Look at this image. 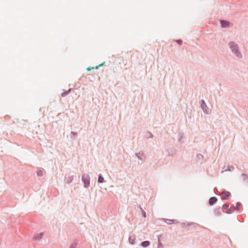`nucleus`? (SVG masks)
Here are the masks:
<instances>
[{"label":"nucleus","instance_id":"1","mask_svg":"<svg viewBox=\"0 0 248 248\" xmlns=\"http://www.w3.org/2000/svg\"><path fill=\"white\" fill-rule=\"evenodd\" d=\"M228 46L232 52L238 58H242V54L239 49L238 46L234 41L229 42Z\"/></svg>","mask_w":248,"mask_h":248},{"label":"nucleus","instance_id":"2","mask_svg":"<svg viewBox=\"0 0 248 248\" xmlns=\"http://www.w3.org/2000/svg\"><path fill=\"white\" fill-rule=\"evenodd\" d=\"M215 190H217V188L215 187L214 188V191H215ZM217 195H222L221 197V199L222 200H229V198L231 196V193L229 192V191H226V190H223L219 194H217L216 193H215Z\"/></svg>","mask_w":248,"mask_h":248},{"label":"nucleus","instance_id":"3","mask_svg":"<svg viewBox=\"0 0 248 248\" xmlns=\"http://www.w3.org/2000/svg\"><path fill=\"white\" fill-rule=\"evenodd\" d=\"M82 181L84 183V187L88 188L90 186V177L88 175L83 174L82 176Z\"/></svg>","mask_w":248,"mask_h":248},{"label":"nucleus","instance_id":"4","mask_svg":"<svg viewBox=\"0 0 248 248\" xmlns=\"http://www.w3.org/2000/svg\"><path fill=\"white\" fill-rule=\"evenodd\" d=\"M201 107L204 111V112L207 114H210V111L209 110L204 100L202 99L200 102Z\"/></svg>","mask_w":248,"mask_h":248},{"label":"nucleus","instance_id":"5","mask_svg":"<svg viewBox=\"0 0 248 248\" xmlns=\"http://www.w3.org/2000/svg\"><path fill=\"white\" fill-rule=\"evenodd\" d=\"M229 205L227 203H224L222 205V209L223 212L226 213L227 214H230L232 213V211L231 208H229Z\"/></svg>","mask_w":248,"mask_h":248},{"label":"nucleus","instance_id":"6","mask_svg":"<svg viewBox=\"0 0 248 248\" xmlns=\"http://www.w3.org/2000/svg\"><path fill=\"white\" fill-rule=\"evenodd\" d=\"M220 24L221 27L223 28H228L230 27V21L226 20L220 19Z\"/></svg>","mask_w":248,"mask_h":248},{"label":"nucleus","instance_id":"7","mask_svg":"<svg viewBox=\"0 0 248 248\" xmlns=\"http://www.w3.org/2000/svg\"><path fill=\"white\" fill-rule=\"evenodd\" d=\"M167 152L169 155L170 156H174L176 154V150L175 148L173 147H171L170 148H168L167 149Z\"/></svg>","mask_w":248,"mask_h":248},{"label":"nucleus","instance_id":"8","mask_svg":"<svg viewBox=\"0 0 248 248\" xmlns=\"http://www.w3.org/2000/svg\"><path fill=\"white\" fill-rule=\"evenodd\" d=\"M136 156L139 159L141 160H144L145 159V156L143 152L136 153Z\"/></svg>","mask_w":248,"mask_h":248},{"label":"nucleus","instance_id":"9","mask_svg":"<svg viewBox=\"0 0 248 248\" xmlns=\"http://www.w3.org/2000/svg\"><path fill=\"white\" fill-rule=\"evenodd\" d=\"M217 201V199L216 197H212L209 199L208 203L210 205L212 206L216 203Z\"/></svg>","mask_w":248,"mask_h":248},{"label":"nucleus","instance_id":"10","mask_svg":"<svg viewBox=\"0 0 248 248\" xmlns=\"http://www.w3.org/2000/svg\"><path fill=\"white\" fill-rule=\"evenodd\" d=\"M181 226L183 228H187V230H188L190 227L194 226V224L193 223L183 222L182 223Z\"/></svg>","mask_w":248,"mask_h":248},{"label":"nucleus","instance_id":"11","mask_svg":"<svg viewBox=\"0 0 248 248\" xmlns=\"http://www.w3.org/2000/svg\"><path fill=\"white\" fill-rule=\"evenodd\" d=\"M242 206V204L240 202H237L236 204V206H235L233 205H232V207L233 208V209L236 211H239Z\"/></svg>","mask_w":248,"mask_h":248},{"label":"nucleus","instance_id":"12","mask_svg":"<svg viewBox=\"0 0 248 248\" xmlns=\"http://www.w3.org/2000/svg\"><path fill=\"white\" fill-rule=\"evenodd\" d=\"M73 179L74 176H69L65 177V182L66 184H69L73 181Z\"/></svg>","mask_w":248,"mask_h":248},{"label":"nucleus","instance_id":"13","mask_svg":"<svg viewBox=\"0 0 248 248\" xmlns=\"http://www.w3.org/2000/svg\"><path fill=\"white\" fill-rule=\"evenodd\" d=\"M214 213L216 216H220L222 214L221 211L219 208H215L214 210Z\"/></svg>","mask_w":248,"mask_h":248},{"label":"nucleus","instance_id":"14","mask_svg":"<svg viewBox=\"0 0 248 248\" xmlns=\"http://www.w3.org/2000/svg\"><path fill=\"white\" fill-rule=\"evenodd\" d=\"M44 235V232H41L34 236L33 239L35 240L41 239Z\"/></svg>","mask_w":248,"mask_h":248},{"label":"nucleus","instance_id":"15","mask_svg":"<svg viewBox=\"0 0 248 248\" xmlns=\"http://www.w3.org/2000/svg\"><path fill=\"white\" fill-rule=\"evenodd\" d=\"M225 171H232L234 169V167L233 166L228 165L224 167Z\"/></svg>","mask_w":248,"mask_h":248},{"label":"nucleus","instance_id":"16","mask_svg":"<svg viewBox=\"0 0 248 248\" xmlns=\"http://www.w3.org/2000/svg\"><path fill=\"white\" fill-rule=\"evenodd\" d=\"M150 244V242L149 241H143L141 243V246H142L143 248H146L148 247Z\"/></svg>","mask_w":248,"mask_h":248},{"label":"nucleus","instance_id":"17","mask_svg":"<svg viewBox=\"0 0 248 248\" xmlns=\"http://www.w3.org/2000/svg\"><path fill=\"white\" fill-rule=\"evenodd\" d=\"M71 91V89H68L67 91L63 92L61 94V96L62 97H65L67 96Z\"/></svg>","mask_w":248,"mask_h":248},{"label":"nucleus","instance_id":"18","mask_svg":"<svg viewBox=\"0 0 248 248\" xmlns=\"http://www.w3.org/2000/svg\"><path fill=\"white\" fill-rule=\"evenodd\" d=\"M104 178L103 177V176L100 174L98 175V182L99 183H103L104 182Z\"/></svg>","mask_w":248,"mask_h":248},{"label":"nucleus","instance_id":"19","mask_svg":"<svg viewBox=\"0 0 248 248\" xmlns=\"http://www.w3.org/2000/svg\"><path fill=\"white\" fill-rule=\"evenodd\" d=\"M135 240L136 239L135 237L130 236L129 237V241L131 244H134L135 242Z\"/></svg>","mask_w":248,"mask_h":248},{"label":"nucleus","instance_id":"20","mask_svg":"<svg viewBox=\"0 0 248 248\" xmlns=\"http://www.w3.org/2000/svg\"><path fill=\"white\" fill-rule=\"evenodd\" d=\"M242 176L243 177V180L248 184V174L243 173Z\"/></svg>","mask_w":248,"mask_h":248},{"label":"nucleus","instance_id":"21","mask_svg":"<svg viewBox=\"0 0 248 248\" xmlns=\"http://www.w3.org/2000/svg\"><path fill=\"white\" fill-rule=\"evenodd\" d=\"M197 158L199 160L201 161L202 162L203 161L204 159L203 155L200 154L197 155Z\"/></svg>","mask_w":248,"mask_h":248},{"label":"nucleus","instance_id":"22","mask_svg":"<svg viewBox=\"0 0 248 248\" xmlns=\"http://www.w3.org/2000/svg\"><path fill=\"white\" fill-rule=\"evenodd\" d=\"M77 245H78L77 242L76 241H74L70 245L69 248H77Z\"/></svg>","mask_w":248,"mask_h":248},{"label":"nucleus","instance_id":"23","mask_svg":"<svg viewBox=\"0 0 248 248\" xmlns=\"http://www.w3.org/2000/svg\"><path fill=\"white\" fill-rule=\"evenodd\" d=\"M36 173L37 175L39 176H42L43 175V172L42 170H38Z\"/></svg>","mask_w":248,"mask_h":248},{"label":"nucleus","instance_id":"24","mask_svg":"<svg viewBox=\"0 0 248 248\" xmlns=\"http://www.w3.org/2000/svg\"><path fill=\"white\" fill-rule=\"evenodd\" d=\"M165 222L168 224H172V219H165Z\"/></svg>","mask_w":248,"mask_h":248},{"label":"nucleus","instance_id":"25","mask_svg":"<svg viewBox=\"0 0 248 248\" xmlns=\"http://www.w3.org/2000/svg\"><path fill=\"white\" fill-rule=\"evenodd\" d=\"M176 42L179 45H182L183 44V41L181 39H177L176 40Z\"/></svg>","mask_w":248,"mask_h":248},{"label":"nucleus","instance_id":"26","mask_svg":"<svg viewBox=\"0 0 248 248\" xmlns=\"http://www.w3.org/2000/svg\"><path fill=\"white\" fill-rule=\"evenodd\" d=\"M146 133L149 134V136H148V138H153L154 136L152 134V133H151L150 132L147 131Z\"/></svg>","mask_w":248,"mask_h":248},{"label":"nucleus","instance_id":"27","mask_svg":"<svg viewBox=\"0 0 248 248\" xmlns=\"http://www.w3.org/2000/svg\"><path fill=\"white\" fill-rule=\"evenodd\" d=\"M105 63V62H103L101 64H100L99 65L96 66L94 68L95 69H98L99 67H101V66H102L104 65Z\"/></svg>","mask_w":248,"mask_h":248},{"label":"nucleus","instance_id":"28","mask_svg":"<svg viewBox=\"0 0 248 248\" xmlns=\"http://www.w3.org/2000/svg\"><path fill=\"white\" fill-rule=\"evenodd\" d=\"M141 213H142V217H144V218H146V212L144 210H142L141 211Z\"/></svg>","mask_w":248,"mask_h":248},{"label":"nucleus","instance_id":"29","mask_svg":"<svg viewBox=\"0 0 248 248\" xmlns=\"http://www.w3.org/2000/svg\"><path fill=\"white\" fill-rule=\"evenodd\" d=\"M158 248H162L163 246V244L160 243V242H159L158 244Z\"/></svg>","mask_w":248,"mask_h":248},{"label":"nucleus","instance_id":"30","mask_svg":"<svg viewBox=\"0 0 248 248\" xmlns=\"http://www.w3.org/2000/svg\"><path fill=\"white\" fill-rule=\"evenodd\" d=\"M71 134L72 135H74V136H77L78 135V133L76 132L72 131L71 132Z\"/></svg>","mask_w":248,"mask_h":248},{"label":"nucleus","instance_id":"31","mask_svg":"<svg viewBox=\"0 0 248 248\" xmlns=\"http://www.w3.org/2000/svg\"><path fill=\"white\" fill-rule=\"evenodd\" d=\"M178 223V221L177 220H175V219H172V224H175V223Z\"/></svg>","mask_w":248,"mask_h":248},{"label":"nucleus","instance_id":"32","mask_svg":"<svg viewBox=\"0 0 248 248\" xmlns=\"http://www.w3.org/2000/svg\"><path fill=\"white\" fill-rule=\"evenodd\" d=\"M94 69V67H88L87 68V70L88 71H91L92 69Z\"/></svg>","mask_w":248,"mask_h":248},{"label":"nucleus","instance_id":"33","mask_svg":"<svg viewBox=\"0 0 248 248\" xmlns=\"http://www.w3.org/2000/svg\"><path fill=\"white\" fill-rule=\"evenodd\" d=\"M139 208L140 209V210L141 212L142 210H143V209L142 208V207H141V206H140V205H139Z\"/></svg>","mask_w":248,"mask_h":248},{"label":"nucleus","instance_id":"34","mask_svg":"<svg viewBox=\"0 0 248 248\" xmlns=\"http://www.w3.org/2000/svg\"><path fill=\"white\" fill-rule=\"evenodd\" d=\"M71 139H72L73 140H75V139H73L72 137H71Z\"/></svg>","mask_w":248,"mask_h":248},{"label":"nucleus","instance_id":"35","mask_svg":"<svg viewBox=\"0 0 248 248\" xmlns=\"http://www.w3.org/2000/svg\"><path fill=\"white\" fill-rule=\"evenodd\" d=\"M181 139H180V140H179V141H181Z\"/></svg>","mask_w":248,"mask_h":248},{"label":"nucleus","instance_id":"36","mask_svg":"<svg viewBox=\"0 0 248 248\" xmlns=\"http://www.w3.org/2000/svg\"><path fill=\"white\" fill-rule=\"evenodd\" d=\"M181 139H180V140H179V141H181Z\"/></svg>","mask_w":248,"mask_h":248}]
</instances>
